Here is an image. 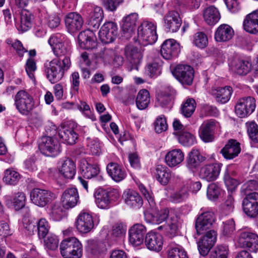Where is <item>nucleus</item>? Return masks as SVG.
<instances>
[{"label":"nucleus","mask_w":258,"mask_h":258,"mask_svg":"<svg viewBox=\"0 0 258 258\" xmlns=\"http://www.w3.org/2000/svg\"><path fill=\"white\" fill-rule=\"evenodd\" d=\"M71 65V60L68 56H65L63 58L53 59L48 64L45 63L44 72L47 79L52 84L58 82L63 78Z\"/></svg>","instance_id":"nucleus-1"},{"label":"nucleus","mask_w":258,"mask_h":258,"mask_svg":"<svg viewBox=\"0 0 258 258\" xmlns=\"http://www.w3.org/2000/svg\"><path fill=\"white\" fill-rule=\"evenodd\" d=\"M139 188L148 202L147 208L152 212L151 214H145V217H152L150 222L152 224H157L164 221L169 215L168 209H163L160 211L157 210L153 194L148 190L143 184L139 185Z\"/></svg>","instance_id":"nucleus-2"},{"label":"nucleus","mask_w":258,"mask_h":258,"mask_svg":"<svg viewBox=\"0 0 258 258\" xmlns=\"http://www.w3.org/2000/svg\"><path fill=\"white\" fill-rule=\"evenodd\" d=\"M157 25L154 22L144 21L138 29V41L143 45L154 44L157 40Z\"/></svg>","instance_id":"nucleus-3"},{"label":"nucleus","mask_w":258,"mask_h":258,"mask_svg":"<svg viewBox=\"0 0 258 258\" xmlns=\"http://www.w3.org/2000/svg\"><path fill=\"white\" fill-rule=\"evenodd\" d=\"M60 251L64 258H80L83 255V246L76 237L63 240L60 244Z\"/></svg>","instance_id":"nucleus-4"},{"label":"nucleus","mask_w":258,"mask_h":258,"mask_svg":"<svg viewBox=\"0 0 258 258\" xmlns=\"http://www.w3.org/2000/svg\"><path fill=\"white\" fill-rule=\"evenodd\" d=\"M95 197L96 204L99 208L108 209L118 201L120 194L117 188H108L96 191Z\"/></svg>","instance_id":"nucleus-5"},{"label":"nucleus","mask_w":258,"mask_h":258,"mask_svg":"<svg viewBox=\"0 0 258 258\" xmlns=\"http://www.w3.org/2000/svg\"><path fill=\"white\" fill-rule=\"evenodd\" d=\"M48 43L52 47L54 54L59 58L69 53L70 42L64 34L57 33L51 36Z\"/></svg>","instance_id":"nucleus-6"},{"label":"nucleus","mask_w":258,"mask_h":258,"mask_svg":"<svg viewBox=\"0 0 258 258\" xmlns=\"http://www.w3.org/2000/svg\"><path fill=\"white\" fill-rule=\"evenodd\" d=\"M15 105L21 114L27 115L33 109L34 102L29 93L25 90H20L15 96Z\"/></svg>","instance_id":"nucleus-7"},{"label":"nucleus","mask_w":258,"mask_h":258,"mask_svg":"<svg viewBox=\"0 0 258 258\" xmlns=\"http://www.w3.org/2000/svg\"><path fill=\"white\" fill-rule=\"evenodd\" d=\"M99 221V217L93 218L89 213L82 211L77 217L76 226L80 232L87 233L93 229L95 225H98Z\"/></svg>","instance_id":"nucleus-8"},{"label":"nucleus","mask_w":258,"mask_h":258,"mask_svg":"<svg viewBox=\"0 0 258 258\" xmlns=\"http://www.w3.org/2000/svg\"><path fill=\"white\" fill-rule=\"evenodd\" d=\"M173 76L183 85H191L194 77V69L189 65L179 64L172 72Z\"/></svg>","instance_id":"nucleus-9"},{"label":"nucleus","mask_w":258,"mask_h":258,"mask_svg":"<svg viewBox=\"0 0 258 258\" xmlns=\"http://www.w3.org/2000/svg\"><path fill=\"white\" fill-rule=\"evenodd\" d=\"M256 107L255 99L251 96L242 97L238 99L235 106V112L240 118L250 115Z\"/></svg>","instance_id":"nucleus-10"},{"label":"nucleus","mask_w":258,"mask_h":258,"mask_svg":"<svg viewBox=\"0 0 258 258\" xmlns=\"http://www.w3.org/2000/svg\"><path fill=\"white\" fill-rule=\"evenodd\" d=\"M39 149L42 154L50 157H55L61 151L60 145L57 140L49 136L41 138Z\"/></svg>","instance_id":"nucleus-11"},{"label":"nucleus","mask_w":258,"mask_h":258,"mask_svg":"<svg viewBox=\"0 0 258 258\" xmlns=\"http://www.w3.org/2000/svg\"><path fill=\"white\" fill-rule=\"evenodd\" d=\"M56 198L55 194L48 190L34 188L30 193V199L35 205L44 207Z\"/></svg>","instance_id":"nucleus-12"},{"label":"nucleus","mask_w":258,"mask_h":258,"mask_svg":"<svg viewBox=\"0 0 258 258\" xmlns=\"http://www.w3.org/2000/svg\"><path fill=\"white\" fill-rule=\"evenodd\" d=\"M220 125L215 119L205 120L201 124L199 130V136L201 139L205 142L213 141L215 133L219 130Z\"/></svg>","instance_id":"nucleus-13"},{"label":"nucleus","mask_w":258,"mask_h":258,"mask_svg":"<svg viewBox=\"0 0 258 258\" xmlns=\"http://www.w3.org/2000/svg\"><path fill=\"white\" fill-rule=\"evenodd\" d=\"M214 221V214L212 212L206 211L201 213L197 218L195 224L197 234H203L211 230Z\"/></svg>","instance_id":"nucleus-14"},{"label":"nucleus","mask_w":258,"mask_h":258,"mask_svg":"<svg viewBox=\"0 0 258 258\" xmlns=\"http://www.w3.org/2000/svg\"><path fill=\"white\" fill-rule=\"evenodd\" d=\"M204 234L198 243V247L200 254L206 256L216 242L217 233L214 230H209Z\"/></svg>","instance_id":"nucleus-15"},{"label":"nucleus","mask_w":258,"mask_h":258,"mask_svg":"<svg viewBox=\"0 0 258 258\" xmlns=\"http://www.w3.org/2000/svg\"><path fill=\"white\" fill-rule=\"evenodd\" d=\"M180 51L179 43L173 39L165 40L162 43L160 49L161 55L167 60L176 57L178 55Z\"/></svg>","instance_id":"nucleus-16"},{"label":"nucleus","mask_w":258,"mask_h":258,"mask_svg":"<svg viewBox=\"0 0 258 258\" xmlns=\"http://www.w3.org/2000/svg\"><path fill=\"white\" fill-rule=\"evenodd\" d=\"M65 26L67 31L74 34L80 31L84 24L81 15L77 12H70L64 17Z\"/></svg>","instance_id":"nucleus-17"},{"label":"nucleus","mask_w":258,"mask_h":258,"mask_svg":"<svg viewBox=\"0 0 258 258\" xmlns=\"http://www.w3.org/2000/svg\"><path fill=\"white\" fill-rule=\"evenodd\" d=\"M242 208L248 216L255 217L258 214V192H253L246 196L242 201Z\"/></svg>","instance_id":"nucleus-18"},{"label":"nucleus","mask_w":258,"mask_h":258,"mask_svg":"<svg viewBox=\"0 0 258 258\" xmlns=\"http://www.w3.org/2000/svg\"><path fill=\"white\" fill-rule=\"evenodd\" d=\"M100 40L104 43L112 42L117 34V26L112 22L105 23L98 33Z\"/></svg>","instance_id":"nucleus-19"},{"label":"nucleus","mask_w":258,"mask_h":258,"mask_svg":"<svg viewBox=\"0 0 258 258\" xmlns=\"http://www.w3.org/2000/svg\"><path fill=\"white\" fill-rule=\"evenodd\" d=\"M147 229L141 224L134 225L129 230V241L133 245L139 246L143 243Z\"/></svg>","instance_id":"nucleus-20"},{"label":"nucleus","mask_w":258,"mask_h":258,"mask_svg":"<svg viewBox=\"0 0 258 258\" xmlns=\"http://www.w3.org/2000/svg\"><path fill=\"white\" fill-rule=\"evenodd\" d=\"M61 203L63 208L69 209L75 207L79 202V196L77 188L66 189L61 196Z\"/></svg>","instance_id":"nucleus-21"},{"label":"nucleus","mask_w":258,"mask_h":258,"mask_svg":"<svg viewBox=\"0 0 258 258\" xmlns=\"http://www.w3.org/2000/svg\"><path fill=\"white\" fill-rule=\"evenodd\" d=\"M164 27L168 32H176L180 28L182 20L179 14L175 11H170L164 18Z\"/></svg>","instance_id":"nucleus-22"},{"label":"nucleus","mask_w":258,"mask_h":258,"mask_svg":"<svg viewBox=\"0 0 258 258\" xmlns=\"http://www.w3.org/2000/svg\"><path fill=\"white\" fill-rule=\"evenodd\" d=\"M138 20V15L137 13H132L122 20L121 26L123 36L126 39H130L136 29Z\"/></svg>","instance_id":"nucleus-23"},{"label":"nucleus","mask_w":258,"mask_h":258,"mask_svg":"<svg viewBox=\"0 0 258 258\" xmlns=\"http://www.w3.org/2000/svg\"><path fill=\"white\" fill-rule=\"evenodd\" d=\"M106 171L109 176L116 182L123 180L127 173L122 165L116 162H111L106 166Z\"/></svg>","instance_id":"nucleus-24"},{"label":"nucleus","mask_w":258,"mask_h":258,"mask_svg":"<svg viewBox=\"0 0 258 258\" xmlns=\"http://www.w3.org/2000/svg\"><path fill=\"white\" fill-rule=\"evenodd\" d=\"M125 203L131 208L138 210L143 205V200L141 196L137 191L127 189L123 194Z\"/></svg>","instance_id":"nucleus-25"},{"label":"nucleus","mask_w":258,"mask_h":258,"mask_svg":"<svg viewBox=\"0 0 258 258\" xmlns=\"http://www.w3.org/2000/svg\"><path fill=\"white\" fill-rule=\"evenodd\" d=\"M221 166L222 164L220 163L205 165L201 169L200 176L208 181H214L219 176Z\"/></svg>","instance_id":"nucleus-26"},{"label":"nucleus","mask_w":258,"mask_h":258,"mask_svg":"<svg viewBox=\"0 0 258 258\" xmlns=\"http://www.w3.org/2000/svg\"><path fill=\"white\" fill-rule=\"evenodd\" d=\"M145 242L149 249L159 251L162 248L163 238L159 233L151 231L147 233L145 238Z\"/></svg>","instance_id":"nucleus-27"},{"label":"nucleus","mask_w":258,"mask_h":258,"mask_svg":"<svg viewBox=\"0 0 258 258\" xmlns=\"http://www.w3.org/2000/svg\"><path fill=\"white\" fill-rule=\"evenodd\" d=\"M210 93L218 102L225 104L230 100L233 89L228 86L224 87H213L211 89Z\"/></svg>","instance_id":"nucleus-28"},{"label":"nucleus","mask_w":258,"mask_h":258,"mask_svg":"<svg viewBox=\"0 0 258 258\" xmlns=\"http://www.w3.org/2000/svg\"><path fill=\"white\" fill-rule=\"evenodd\" d=\"M79 168L81 174L84 178L92 179L96 177L100 172V168L97 164H91L86 159L80 161Z\"/></svg>","instance_id":"nucleus-29"},{"label":"nucleus","mask_w":258,"mask_h":258,"mask_svg":"<svg viewBox=\"0 0 258 258\" xmlns=\"http://www.w3.org/2000/svg\"><path fill=\"white\" fill-rule=\"evenodd\" d=\"M243 28L249 33H258V10L253 11L245 16L243 22Z\"/></svg>","instance_id":"nucleus-30"},{"label":"nucleus","mask_w":258,"mask_h":258,"mask_svg":"<svg viewBox=\"0 0 258 258\" xmlns=\"http://www.w3.org/2000/svg\"><path fill=\"white\" fill-rule=\"evenodd\" d=\"M240 144L234 140H230L221 150L223 157L228 160L237 157L240 152Z\"/></svg>","instance_id":"nucleus-31"},{"label":"nucleus","mask_w":258,"mask_h":258,"mask_svg":"<svg viewBox=\"0 0 258 258\" xmlns=\"http://www.w3.org/2000/svg\"><path fill=\"white\" fill-rule=\"evenodd\" d=\"M184 159V153L179 149H173L165 155V160L167 165L173 167L180 164Z\"/></svg>","instance_id":"nucleus-32"},{"label":"nucleus","mask_w":258,"mask_h":258,"mask_svg":"<svg viewBox=\"0 0 258 258\" xmlns=\"http://www.w3.org/2000/svg\"><path fill=\"white\" fill-rule=\"evenodd\" d=\"M233 35L234 31L229 25L222 24L217 28L214 37L217 42H226L230 40Z\"/></svg>","instance_id":"nucleus-33"},{"label":"nucleus","mask_w":258,"mask_h":258,"mask_svg":"<svg viewBox=\"0 0 258 258\" xmlns=\"http://www.w3.org/2000/svg\"><path fill=\"white\" fill-rule=\"evenodd\" d=\"M58 134L63 143L70 145L75 144L78 138V135L75 131L69 127H61L58 131Z\"/></svg>","instance_id":"nucleus-34"},{"label":"nucleus","mask_w":258,"mask_h":258,"mask_svg":"<svg viewBox=\"0 0 258 258\" xmlns=\"http://www.w3.org/2000/svg\"><path fill=\"white\" fill-rule=\"evenodd\" d=\"M205 159L198 150L193 149L188 153L186 160V166L190 170L196 169L205 160Z\"/></svg>","instance_id":"nucleus-35"},{"label":"nucleus","mask_w":258,"mask_h":258,"mask_svg":"<svg viewBox=\"0 0 258 258\" xmlns=\"http://www.w3.org/2000/svg\"><path fill=\"white\" fill-rule=\"evenodd\" d=\"M231 69L235 74L239 75H245L250 71L251 64L248 61L237 59L232 61Z\"/></svg>","instance_id":"nucleus-36"},{"label":"nucleus","mask_w":258,"mask_h":258,"mask_svg":"<svg viewBox=\"0 0 258 258\" xmlns=\"http://www.w3.org/2000/svg\"><path fill=\"white\" fill-rule=\"evenodd\" d=\"M59 172L67 179H73L76 173V164L70 159L64 160L59 168Z\"/></svg>","instance_id":"nucleus-37"},{"label":"nucleus","mask_w":258,"mask_h":258,"mask_svg":"<svg viewBox=\"0 0 258 258\" xmlns=\"http://www.w3.org/2000/svg\"><path fill=\"white\" fill-rule=\"evenodd\" d=\"M169 218L167 221V226L166 228V234L170 237L172 238L177 235V231L181 225L180 218L176 215L170 214Z\"/></svg>","instance_id":"nucleus-38"},{"label":"nucleus","mask_w":258,"mask_h":258,"mask_svg":"<svg viewBox=\"0 0 258 258\" xmlns=\"http://www.w3.org/2000/svg\"><path fill=\"white\" fill-rule=\"evenodd\" d=\"M124 54L130 63L135 66L140 63L142 58L138 48L133 45H128L125 47Z\"/></svg>","instance_id":"nucleus-39"},{"label":"nucleus","mask_w":258,"mask_h":258,"mask_svg":"<svg viewBox=\"0 0 258 258\" xmlns=\"http://www.w3.org/2000/svg\"><path fill=\"white\" fill-rule=\"evenodd\" d=\"M203 17L205 22L209 25H214L220 19L218 10L213 6L207 8L204 11Z\"/></svg>","instance_id":"nucleus-40"},{"label":"nucleus","mask_w":258,"mask_h":258,"mask_svg":"<svg viewBox=\"0 0 258 258\" xmlns=\"http://www.w3.org/2000/svg\"><path fill=\"white\" fill-rule=\"evenodd\" d=\"M155 175L157 180L163 185H166L171 177L170 170L167 167L162 165L156 167Z\"/></svg>","instance_id":"nucleus-41"},{"label":"nucleus","mask_w":258,"mask_h":258,"mask_svg":"<svg viewBox=\"0 0 258 258\" xmlns=\"http://www.w3.org/2000/svg\"><path fill=\"white\" fill-rule=\"evenodd\" d=\"M103 18V12L100 7H94L90 14L89 24L94 28H98Z\"/></svg>","instance_id":"nucleus-42"},{"label":"nucleus","mask_w":258,"mask_h":258,"mask_svg":"<svg viewBox=\"0 0 258 258\" xmlns=\"http://www.w3.org/2000/svg\"><path fill=\"white\" fill-rule=\"evenodd\" d=\"M33 18V15L29 11H23L21 15L20 25L19 29L22 32L29 30L32 26Z\"/></svg>","instance_id":"nucleus-43"},{"label":"nucleus","mask_w":258,"mask_h":258,"mask_svg":"<svg viewBox=\"0 0 258 258\" xmlns=\"http://www.w3.org/2000/svg\"><path fill=\"white\" fill-rule=\"evenodd\" d=\"M20 177V175L18 172L9 168L5 170L3 180L6 184L15 185L19 182Z\"/></svg>","instance_id":"nucleus-44"},{"label":"nucleus","mask_w":258,"mask_h":258,"mask_svg":"<svg viewBox=\"0 0 258 258\" xmlns=\"http://www.w3.org/2000/svg\"><path fill=\"white\" fill-rule=\"evenodd\" d=\"M177 136L179 143L183 146L190 147L197 143L195 136L185 131L180 132Z\"/></svg>","instance_id":"nucleus-45"},{"label":"nucleus","mask_w":258,"mask_h":258,"mask_svg":"<svg viewBox=\"0 0 258 258\" xmlns=\"http://www.w3.org/2000/svg\"><path fill=\"white\" fill-rule=\"evenodd\" d=\"M196 107L195 100L192 98H188L181 106V113L185 117H189L194 113Z\"/></svg>","instance_id":"nucleus-46"},{"label":"nucleus","mask_w":258,"mask_h":258,"mask_svg":"<svg viewBox=\"0 0 258 258\" xmlns=\"http://www.w3.org/2000/svg\"><path fill=\"white\" fill-rule=\"evenodd\" d=\"M150 102L149 92L146 89H143L139 91L136 99L137 107L143 110L145 109Z\"/></svg>","instance_id":"nucleus-47"},{"label":"nucleus","mask_w":258,"mask_h":258,"mask_svg":"<svg viewBox=\"0 0 258 258\" xmlns=\"http://www.w3.org/2000/svg\"><path fill=\"white\" fill-rule=\"evenodd\" d=\"M188 196V186L184 185L179 190L170 195V200L174 203H180L187 199Z\"/></svg>","instance_id":"nucleus-48"},{"label":"nucleus","mask_w":258,"mask_h":258,"mask_svg":"<svg viewBox=\"0 0 258 258\" xmlns=\"http://www.w3.org/2000/svg\"><path fill=\"white\" fill-rule=\"evenodd\" d=\"M254 235H257L255 233L248 231H242L240 232L237 242L238 245L243 248H246L249 242L254 238Z\"/></svg>","instance_id":"nucleus-49"},{"label":"nucleus","mask_w":258,"mask_h":258,"mask_svg":"<svg viewBox=\"0 0 258 258\" xmlns=\"http://www.w3.org/2000/svg\"><path fill=\"white\" fill-rule=\"evenodd\" d=\"M245 126L247 133L251 141L254 143H258V125L254 121L246 122Z\"/></svg>","instance_id":"nucleus-50"},{"label":"nucleus","mask_w":258,"mask_h":258,"mask_svg":"<svg viewBox=\"0 0 258 258\" xmlns=\"http://www.w3.org/2000/svg\"><path fill=\"white\" fill-rule=\"evenodd\" d=\"M168 258H188L186 251L180 245L170 246L168 250Z\"/></svg>","instance_id":"nucleus-51"},{"label":"nucleus","mask_w":258,"mask_h":258,"mask_svg":"<svg viewBox=\"0 0 258 258\" xmlns=\"http://www.w3.org/2000/svg\"><path fill=\"white\" fill-rule=\"evenodd\" d=\"M258 189V178L250 179L245 182L241 186V194L247 196L249 194H251L254 190Z\"/></svg>","instance_id":"nucleus-52"},{"label":"nucleus","mask_w":258,"mask_h":258,"mask_svg":"<svg viewBox=\"0 0 258 258\" xmlns=\"http://www.w3.org/2000/svg\"><path fill=\"white\" fill-rule=\"evenodd\" d=\"M36 225L38 237L40 238H44L50 228L48 221L44 218H41L36 222Z\"/></svg>","instance_id":"nucleus-53"},{"label":"nucleus","mask_w":258,"mask_h":258,"mask_svg":"<svg viewBox=\"0 0 258 258\" xmlns=\"http://www.w3.org/2000/svg\"><path fill=\"white\" fill-rule=\"evenodd\" d=\"M36 222H33L29 218H23L22 220V225L21 228L26 234L31 235L36 231Z\"/></svg>","instance_id":"nucleus-54"},{"label":"nucleus","mask_w":258,"mask_h":258,"mask_svg":"<svg viewBox=\"0 0 258 258\" xmlns=\"http://www.w3.org/2000/svg\"><path fill=\"white\" fill-rule=\"evenodd\" d=\"M193 43L199 48H204L208 45V37L203 32H197L194 36Z\"/></svg>","instance_id":"nucleus-55"},{"label":"nucleus","mask_w":258,"mask_h":258,"mask_svg":"<svg viewBox=\"0 0 258 258\" xmlns=\"http://www.w3.org/2000/svg\"><path fill=\"white\" fill-rule=\"evenodd\" d=\"M126 230L127 226L124 223L118 222L112 226L111 234L116 238H122L125 235Z\"/></svg>","instance_id":"nucleus-56"},{"label":"nucleus","mask_w":258,"mask_h":258,"mask_svg":"<svg viewBox=\"0 0 258 258\" xmlns=\"http://www.w3.org/2000/svg\"><path fill=\"white\" fill-rule=\"evenodd\" d=\"M80 75L78 72L72 73L70 76V82L71 83V93L76 94L79 93L80 85Z\"/></svg>","instance_id":"nucleus-57"},{"label":"nucleus","mask_w":258,"mask_h":258,"mask_svg":"<svg viewBox=\"0 0 258 258\" xmlns=\"http://www.w3.org/2000/svg\"><path fill=\"white\" fill-rule=\"evenodd\" d=\"M45 19L46 25L51 29L56 28L60 24L61 19L57 13L49 14Z\"/></svg>","instance_id":"nucleus-58"},{"label":"nucleus","mask_w":258,"mask_h":258,"mask_svg":"<svg viewBox=\"0 0 258 258\" xmlns=\"http://www.w3.org/2000/svg\"><path fill=\"white\" fill-rule=\"evenodd\" d=\"M154 129L157 133H161L167 129L166 119L164 115H161L158 116L154 123Z\"/></svg>","instance_id":"nucleus-59"},{"label":"nucleus","mask_w":258,"mask_h":258,"mask_svg":"<svg viewBox=\"0 0 258 258\" xmlns=\"http://www.w3.org/2000/svg\"><path fill=\"white\" fill-rule=\"evenodd\" d=\"M64 212L59 204H54L50 213V216L54 221H58L64 216Z\"/></svg>","instance_id":"nucleus-60"},{"label":"nucleus","mask_w":258,"mask_h":258,"mask_svg":"<svg viewBox=\"0 0 258 258\" xmlns=\"http://www.w3.org/2000/svg\"><path fill=\"white\" fill-rule=\"evenodd\" d=\"M228 248L225 245L218 246L210 254L209 258H227Z\"/></svg>","instance_id":"nucleus-61"},{"label":"nucleus","mask_w":258,"mask_h":258,"mask_svg":"<svg viewBox=\"0 0 258 258\" xmlns=\"http://www.w3.org/2000/svg\"><path fill=\"white\" fill-rule=\"evenodd\" d=\"M26 202V196L23 192H18L13 200V206L16 210H19L24 208Z\"/></svg>","instance_id":"nucleus-62"},{"label":"nucleus","mask_w":258,"mask_h":258,"mask_svg":"<svg viewBox=\"0 0 258 258\" xmlns=\"http://www.w3.org/2000/svg\"><path fill=\"white\" fill-rule=\"evenodd\" d=\"M220 194V188L215 183H211L207 188V196L211 201L217 200Z\"/></svg>","instance_id":"nucleus-63"},{"label":"nucleus","mask_w":258,"mask_h":258,"mask_svg":"<svg viewBox=\"0 0 258 258\" xmlns=\"http://www.w3.org/2000/svg\"><path fill=\"white\" fill-rule=\"evenodd\" d=\"M44 245L46 248L51 250H54L58 247V239L55 235H48L44 239Z\"/></svg>","instance_id":"nucleus-64"}]
</instances>
